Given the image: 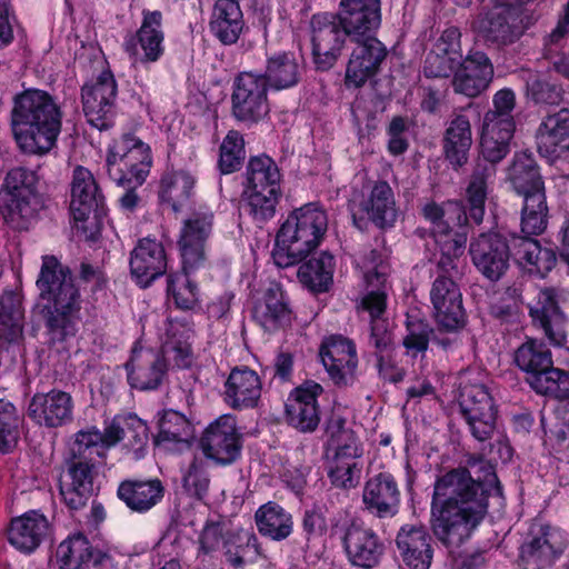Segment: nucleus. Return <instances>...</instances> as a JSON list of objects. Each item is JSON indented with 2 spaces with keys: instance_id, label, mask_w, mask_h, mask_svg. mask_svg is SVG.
Listing matches in <instances>:
<instances>
[{
  "instance_id": "obj_1",
  "label": "nucleus",
  "mask_w": 569,
  "mask_h": 569,
  "mask_svg": "<svg viewBox=\"0 0 569 569\" xmlns=\"http://www.w3.org/2000/svg\"><path fill=\"white\" fill-rule=\"evenodd\" d=\"M497 482L488 470L483 481H476L466 469L452 470L435 483L431 525L435 535L446 545H458L487 513L489 487Z\"/></svg>"
},
{
  "instance_id": "obj_2",
  "label": "nucleus",
  "mask_w": 569,
  "mask_h": 569,
  "mask_svg": "<svg viewBox=\"0 0 569 569\" xmlns=\"http://www.w3.org/2000/svg\"><path fill=\"white\" fill-rule=\"evenodd\" d=\"M134 427V439L142 443L147 438V427L140 420L116 417L104 428L103 433L96 427L78 431L70 446L73 456L68 472L60 486L61 496L71 509L83 507L93 492L94 466L106 450L116 446L124 437V427Z\"/></svg>"
},
{
  "instance_id": "obj_3",
  "label": "nucleus",
  "mask_w": 569,
  "mask_h": 569,
  "mask_svg": "<svg viewBox=\"0 0 569 569\" xmlns=\"http://www.w3.org/2000/svg\"><path fill=\"white\" fill-rule=\"evenodd\" d=\"M192 333L190 325L170 320L161 352L144 348L140 343L136 345L126 365L130 386L139 390L156 389L162 382L169 367H189L192 362Z\"/></svg>"
},
{
  "instance_id": "obj_4",
  "label": "nucleus",
  "mask_w": 569,
  "mask_h": 569,
  "mask_svg": "<svg viewBox=\"0 0 569 569\" xmlns=\"http://www.w3.org/2000/svg\"><path fill=\"white\" fill-rule=\"evenodd\" d=\"M61 111L46 91L29 89L14 99L12 128L19 148L31 154H44L56 144L61 130Z\"/></svg>"
},
{
  "instance_id": "obj_5",
  "label": "nucleus",
  "mask_w": 569,
  "mask_h": 569,
  "mask_svg": "<svg viewBox=\"0 0 569 569\" xmlns=\"http://www.w3.org/2000/svg\"><path fill=\"white\" fill-rule=\"evenodd\" d=\"M328 230L326 210L316 202L302 204L288 213L281 223L272 258L281 268L302 261L316 250Z\"/></svg>"
},
{
  "instance_id": "obj_6",
  "label": "nucleus",
  "mask_w": 569,
  "mask_h": 569,
  "mask_svg": "<svg viewBox=\"0 0 569 569\" xmlns=\"http://www.w3.org/2000/svg\"><path fill=\"white\" fill-rule=\"evenodd\" d=\"M40 297L47 301L48 325L68 333L80 310V295L72 276L54 256H43L37 280Z\"/></svg>"
},
{
  "instance_id": "obj_7",
  "label": "nucleus",
  "mask_w": 569,
  "mask_h": 569,
  "mask_svg": "<svg viewBox=\"0 0 569 569\" xmlns=\"http://www.w3.org/2000/svg\"><path fill=\"white\" fill-rule=\"evenodd\" d=\"M422 216L429 223L430 236L439 248V264L447 268L452 260L462 256L467 242L465 226L467 213L457 201L443 203L428 202L422 208Z\"/></svg>"
},
{
  "instance_id": "obj_8",
  "label": "nucleus",
  "mask_w": 569,
  "mask_h": 569,
  "mask_svg": "<svg viewBox=\"0 0 569 569\" xmlns=\"http://www.w3.org/2000/svg\"><path fill=\"white\" fill-rule=\"evenodd\" d=\"M107 172L118 186H141L152 167V152L148 143L133 133L114 138L107 148Z\"/></svg>"
},
{
  "instance_id": "obj_9",
  "label": "nucleus",
  "mask_w": 569,
  "mask_h": 569,
  "mask_svg": "<svg viewBox=\"0 0 569 569\" xmlns=\"http://www.w3.org/2000/svg\"><path fill=\"white\" fill-rule=\"evenodd\" d=\"M40 202L33 176L27 170H10L0 188V214L12 229L27 230L34 222Z\"/></svg>"
},
{
  "instance_id": "obj_10",
  "label": "nucleus",
  "mask_w": 569,
  "mask_h": 569,
  "mask_svg": "<svg viewBox=\"0 0 569 569\" xmlns=\"http://www.w3.org/2000/svg\"><path fill=\"white\" fill-rule=\"evenodd\" d=\"M363 448L356 433L348 428L330 430L326 460L328 477L338 488L351 489L358 486L361 472Z\"/></svg>"
},
{
  "instance_id": "obj_11",
  "label": "nucleus",
  "mask_w": 569,
  "mask_h": 569,
  "mask_svg": "<svg viewBox=\"0 0 569 569\" xmlns=\"http://www.w3.org/2000/svg\"><path fill=\"white\" fill-rule=\"evenodd\" d=\"M279 182L280 173L271 158L260 156L249 161L243 194L256 220L262 222L274 216L280 193Z\"/></svg>"
},
{
  "instance_id": "obj_12",
  "label": "nucleus",
  "mask_w": 569,
  "mask_h": 569,
  "mask_svg": "<svg viewBox=\"0 0 569 569\" xmlns=\"http://www.w3.org/2000/svg\"><path fill=\"white\" fill-rule=\"evenodd\" d=\"M510 0H492V7L483 11L472 23L473 31L487 42L506 46L522 33L519 22L520 4Z\"/></svg>"
},
{
  "instance_id": "obj_13",
  "label": "nucleus",
  "mask_w": 569,
  "mask_h": 569,
  "mask_svg": "<svg viewBox=\"0 0 569 569\" xmlns=\"http://www.w3.org/2000/svg\"><path fill=\"white\" fill-rule=\"evenodd\" d=\"M223 549L227 561L234 568L244 563V558L256 551V537L247 530L231 532L226 523L210 522L200 536V552L211 555Z\"/></svg>"
},
{
  "instance_id": "obj_14",
  "label": "nucleus",
  "mask_w": 569,
  "mask_h": 569,
  "mask_svg": "<svg viewBox=\"0 0 569 569\" xmlns=\"http://www.w3.org/2000/svg\"><path fill=\"white\" fill-rule=\"evenodd\" d=\"M200 447L203 455L214 463H232L241 450L236 418L222 415L211 422L201 437Z\"/></svg>"
},
{
  "instance_id": "obj_15",
  "label": "nucleus",
  "mask_w": 569,
  "mask_h": 569,
  "mask_svg": "<svg viewBox=\"0 0 569 569\" xmlns=\"http://www.w3.org/2000/svg\"><path fill=\"white\" fill-rule=\"evenodd\" d=\"M161 21L162 14L160 11L144 10L140 28L134 34L126 39L124 50L134 64L152 63L162 57L164 34Z\"/></svg>"
},
{
  "instance_id": "obj_16",
  "label": "nucleus",
  "mask_w": 569,
  "mask_h": 569,
  "mask_svg": "<svg viewBox=\"0 0 569 569\" xmlns=\"http://www.w3.org/2000/svg\"><path fill=\"white\" fill-rule=\"evenodd\" d=\"M117 96L113 74L106 70L82 87V104L88 121L102 130L108 127Z\"/></svg>"
},
{
  "instance_id": "obj_17",
  "label": "nucleus",
  "mask_w": 569,
  "mask_h": 569,
  "mask_svg": "<svg viewBox=\"0 0 569 569\" xmlns=\"http://www.w3.org/2000/svg\"><path fill=\"white\" fill-rule=\"evenodd\" d=\"M459 405L473 437L480 441L488 439L495 429L496 409L486 387L463 386L460 390Z\"/></svg>"
},
{
  "instance_id": "obj_18",
  "label": "nucleus",
  "mask_w": 569,
  "mask_h": 569,
  "mask_svg": "<svg viewBox=\"0 0 569 569\" xmlns=\"http://www.w3.org/2000/svg\"><path fill=\"white\" fill-rule=\"evenodd\" d=\"M366 271L363 279L367 288H372L360 300V308L367 311L371 320V337L375 346L378 349L386 348L390 341V333L388 331V323L382 318L386 310V278L381 272L376 270V267L363 264Z\"/></svg>"
},
{
  "instance_id": "obj_19",
  "label": "nucleus",
  "mask_w": 569,
  "mask_h": 569,
  "mask_svg": "<svg viewBox=\"0 0 569 569\" xmlns=\"http://www.w3.org/2000/svg\"><path fill=\"white\" fill-rule=\"evenodd\" d=\"M234 116L243 121H257L268 112L267 88L263 77L241 73L234 82L232 93Z\"/></svg>"
},
{
  "instance_id": "obj_20",
  "label": "nucleus",
  "mask_w": 569,
  "mask_h": 569,
  "mask_svg": "<svg viewBox=\"0 0 569 569\" xmlns=\"http://www.w3.org/2000/svg\"><path fill=\"white\" fill-rule=\"evenodd\" d=\"M432 315L445 330L452 331L463 325L462 297L458 286L448 277H438L430 290Z\"/></svg>"
},
{
  "instance_id": "obj_21",
  "label": "nucleus",
  "mask_w": 569,
  "mask_h": 569,
  "mask_svg": "<svg viewBox=\"0 0 569 569\" xmlns=\"http://www.w3.org/2000/svg\"><path fill=\"white\" fill-rule=\"evenodd\" d=\"M338 19L352 39L372 37L381 22L380 0H341Z\"/></svg>"
},
{
  "instance_id": "obj_22",
  "label": "nucleus",
  "mask_w": 569,
  "mask_h": 569,
  "mask_svg": "<svg viewBox=\"0 0 569 569\" xmlns=\"http://www.w3.org/2000/svg\"><path fill=\"white\" fill-rule=\"evenodd\" d=\"M72 397L61 390L36 393L28 407V417L37 425L58 428L72 420Z\"/></svg>"
},
{
  "instance_id": "obj_23",
  "label": "nucleus",
  "mask_w": 569,
  "mask_h": 569,
  "mask_svg": "<svg viewBox=\"0 0 569 569\" xmlns=\"http://www.w3.org/2000/svg\"><path fill=\"white\" fill-rule=\"evenodd\" d=\"M493 78V67L489 58L480 51H471L455 70L452 87L457 93L469 98L487 90Z\"/></svg>"
},
{
  "instance_id": "obj_24",
  "label": "nucleus",
  "mask_w": 569,
  "mask_h": 569,
  "mask_svg": "<svg viewBox=\"0 0 569 569\" xmlns=\"http://www.w3.org/2000/svg\"><path fill=\"white\" fill-rule=\"evenodd\" d=\"M312 27V56L313 62L319 70L330 69L340 56L348 36L340 24L328 20L326 16H315Z\"/></svg>"
},
{
  "instance_id": "obj_25",
  "label": "nucleus",
  "mask_w": 569,
  "mask_h": 569,
  "mask_svg": "<svg viewBox=\"0 0 569 569\" xmlns=\"http://www.w3.org/2000/svg\"><path fill=\"white\" fill-rule=\"evenodd\" d=\"M353 48L346 71V84L360 87L372 77L386 57V48L375 37L353 39Z\"/></svg>"
},
{
  "instance_id": "obj_26",
  "label": "nucleus",
  "mask_w": 569,
  "mask_h": 569,
  "mask_svg": "<svg viewBox=\"0 0 569 569\" xmlns=\"http://www.w3.org/2000/svg\"><path fill=\"white\" fill-rule=\"evenodd\" d=\"M366 510L379 517H393L400 505V490L389 472H380L369 478L362 490Z\"/></svg>"
},
{
  "instance_id": "obj_27",
  "label": "nucleus",
  "mask_w": 569,
  "mask_h": 569,
  "mask_svg": "<svg viewBox=\"0 0 569 569\" xmlns=\"http://www.w3.org/2000/svg\"><path fill=\"white\" fill-rule=\"evenodd\" d=\"M163 246L150 238L138 242L130 257V272L140 287H148L167 270Z\"/></svg>"
},
{
  "instance_id": "obj_28",
  "label": "nucleus",
  "mask_w": 569,
  "mask_h": 569,
  "mask_svg": "<svg viewBox=\"0 0 569 569\" xmlns=\"http://www.w3.org/2000/svg\"><path fill=\"white\" fill-rule=\"evenodd\" d=\"M470 253L477 269L490 280H498L508 268V246L496 233L480 236L471 243Z\"/></svg>"
},
{
  "instance_id": "obj_29",
  "label": "nucleus",
  "mask_w": 569,
  "mask_h": 569,
  "mask_svg": "<svg viewBox=\"0 0 569 569\" xmlns=\"http://www.w3.org/2000/svg\"><path fill=\"white\" fill-rule=\"evenodd\" d=\"M321 361L335 382H347L357 368L356 347L351 340L341 336L327 338L320 349Z\"/></svg>"
},
{
  "instance_id": "obj_30",
  "label": "nucleus",
  "mask_w": 569,
  "mask_h": 569,
  "mask_svg": "<svg viewBox=\"0 0 569 569\" xmlns=\"http://www.w3.org/2000/svg\"><path fill=\"white\" fill-rule=\"evenodd\" d=\"M321 391L319 383L307 382L290 393L286 403V413L291 426L301 431L316 429L319 423L317 398Z\"/></svg>"
},
{
  "instance_id": "obj_31",
  "label": "nucleus",
  "mask_w": 569,
  "mask_h": 569,
  "mask_svg": "<svg viewBox=\"0 0 569 569\" xmlns=\"http://www.w3.org/2000/svg\"><path fill=\"white\" fill-rule=\"evenodd\" d=\"M343 546L349 561L367 569L377 566L383 553V543L376 532L360 525L347 529Z\"/></svg>"
},
{
  "instance_id": "obj_32",
  "label": "nucleus",
  "mask_w": 569,
  "mask_h": 569,
  "mask_svg": "<svg viewBox=\"0 0 569 569\" xmlns=\"http://www.w3.org/2000/svg\"><path fill=\"white\" fill-rule=\"evenodd\" d=\"M430 537L422 527L405 525L396 537V546L405 566L409 569H429L433 551Z\"/></svg>"
},
{
  "instance_id": "obj_33",
  "label": "nucleus",
  "mask_w": 569,
  "mask_h": 569,
  "mask_svg": "<svg viewBox=\"0 0 569 569\" xmlns=\"http://www.w3.org/2000/svg\"><path fill=\"white\" fill-rule=\"evenodd\" d=\"M103 210V197L99 193L92 173L83 167L73 171L70 211L76 221L84 222L91 213Z\"/></svg>"
},
{
  "instance_id": "obj_34",
  "label": "nucleus",
  "mask_w": 569,
  "mask_h": 569,
  "mask_svg": "<svg viewBox=\"0 0 569 569\" xmlns=\"http://www.w3.org/2000/svg\"><path fill=\"white\" fill-rule=\"evenodd\" d=\"M212 214L197 213L188 219L181 230L179 240L183 269H193L204 259V242L211 231Z\"/></svg>"
},
{
  "instance_id": "obj_35",
  "label": "nucleus",
  "mask_w": 569,
  "mask_h": 569,
  "mask_svg": "<svg viewBox=\"0 0 569 569\" xmlns=\"http://www.w3.org/2000/svg\"><path fill=\"white\" fill-rule=\"evenodd\" d=\"M566 533L555 527L541 528V536L536 537L521 550L526 569H540L553 562L566 548Z\"/></svg>"
},
{
  "instance_id": "obj_36",
  "label": "nucleus",
  "mask_w": 569,
  "mask_h": 569,
  "mask_svg": "<svg viewBox=\"0 0 569 569\" xmlns=\"http://www.w3.org/2000/svg\"><path fill=\"white\" fill-rule=\"evenodd\" d=\"M49 530V521L43 515L29 511L12 519L8 529V540L17 550L30 553L41 545Z\"/></svg>"
},
{
  "instance_id": "obj_37",
  "label": "nucleus",
  "mask_w": 569,
  "mask_h": 569,
  "mask_svg": "<svg viewBox=\"0 0 569 569\" xmlns=\"http://www.w3.org/2000/svg\"><path fill=\"white\" fill-rule=\"evenodd\" d=\"M253 317L266 331H276L291 322V310L282 288L271 283L256 302Z\"/></svg>"
},
{
  "instance_id": "obj_38",
  "label": "nucleus",
  "mask_w": 569,
  "mask_h": 569,
  "mask_svg": "<svg viewBox=\"0 0 569 569\" xmlns=\"http://www.w3.org/2000/svg\"><path fill=\"white\" fill-rule=\"evenodd\" d=\"M530 315L543 328L550 342L556 346L565 342V317L559 310L553 290H540L536 302L530 307Z\"/></svg>"
},
{
  "instance_id": "obj_39",
  "label": "nucleus",
  "mask_w": 569,
  "mask_h": 569,
  "mask_svg": "<svg viewBox=\"0 0 569 569\" xmlns=\"http://www.w3.org/2000/svg\"><path fill=\"white\" fill-rule=\"evenodd\" d=\"M495 120V114L485 116L480 140L481 154L492 164L508 153V144L515 129L512 118H503L498 122Z\"/></svg>"
},
{
  "instance_id": "obj_40",
  "label": "nucleus",
  "mask_w": 569,
  "mask_h": 569,
  "mask_svg": "<svg viewBox=\"0 0 569 569\" xmlns=\"http://www.w3.org/2000/svg\"><path fill=\"white\" fill-rule=\"evenodd\" d=\"M539 152L557 158L569 150V110L551 114L542 122L538 133Z\"/></svg>"
},
{
  "instance_id": "obj_41",
  "label": "nucleus",
  "mask_w": 569,
  "mask_h": 569,
  "mask_svg": "<svg viewBox=\"0 0 569 569\" xmlns=\"http://www.w3.org/2000/svg\"><path fill=\"white\" fill-rule=\"evenodd\" d=\"M357 206L380 228L392 226L396 221L395 197L387 182H377Z\"/></svg>"
},
{
  "instance_id": "obj_42",
  "label": "nucleus",
  "mask_w": 569,
  "mask_h": 569,
  "mask_svg": "<svg viewBox=\"0 0 569 569\" xmlns=\"http://www.w3.org/2000/svg\"><path fill=\"white\" fill-rule=\"evenodd\" d=\"M197 178L188 170H172L166 172L159 186V199L173 211L182 209L194 193Z\"/></svg>"
},
{
  "instance_id": "obj_43",
  "label": "nucleus",
  "mask_w": 569,
  "mask_h": 569,
  "mask_svg": "<svg viewBox=\"0 0 569 569\" xmlns=\"http://www.w3.org/2000/svg\"><path fill=\"white\" fill-rule=\"evenodd\" d=\"M243 16L234 0H217L210 28L212 33L224 44L236 43L243 30Z\"/></svg>"
},
{
  "instance_id": "obj_44",
  "label": "nucleus",
  "mask_w": 569,
  "mask_h": 569,
  "mask_svg": "<svg viewBox=\"0 0 569 569\" xmlns=\"http://www.w3.org/2000/svg\"><path fill=\"white\" fill-rule=\"evenodd\" d=\"M261 396V382L250 369H234L226 382V399L233 408L253 407Z\"/></svg>"
},
{
  "instance_id": "obj_45",
  "label": "nucleus",
  "mask_w": 569,
  "mask_h": 569,
  "mask_svg": "<svg viewBox=\"0 0 569 569\" xmlns=\"http://www.w3.org/2000/svg\"><path fill=\"white\" fill-rule=\"evenodd\" d=\"M508 180L516 192L523 198L535 193H545L541 176L530 154L520 153L515 157L512 164L508 169Z\"/></svg>"
},
{
  "instance_id": "obj_46",
  "label": "nucleus",
  "mask_w": 569,
  "mask_h": 569,
  "mask_svg": "<svg viewBox=\"0 0 569 569\" xmlns=\"http://www.w3.org/2000/svg\"><path fill=\"white\" fill-rule=\"evenodd\" d=\"M335 268V257L322 251L299 267L298 278L311 291L325 292L332 284Z\"/></svg>"
},
{
  "instance_id": "obj_47",
  "label": "nucleus",
  "mask_w": 569,
  "mask_h": 569,
  "mask_svg": "<svg viewBox=\"0 0 569 569\" xmlns=\"http://www.w3.org/2000/svg\"><path fill=\"white\" fill-rule=\"evenodd\" d=\"M472 143V133L469 119L457 116L450 122L445 136V153L447 159L456 167H461L468 160V152Z\"/></svg>"
},
{
  "instance_id": "obj_48",
  "label": "nucleus",
  "mask_w": 569,
  "mask_h": 569,
  "mask_svg": "<svg viewBox=\"0 0 569 569\" xmlns=\"http://www.w3.org/2000/svg\"><path fill=\"white\" fill-rule=\"evenodd\" d=\"M163 488L158 480L123 482L118 489L119 498L134 511H147L162 498Z\"/></svg>"
},
{
  "instance_id": "obj_49",
  "label": "nucleus",
  "mask_w": 569,
  "mask_h": 569,
  "mask_svg": "<svg viewBox=\"0 0 569 569\" xmlns=\"http://www.w3.org/2000/svg\"><path fill=\"white\" fill-rule=\"evenodd\" d=\"M300 78V66L293 54L281 52L268 59L266 69V84L276 90H283L296 86Z\"/></svg>"
},
{
  "instance_id": "obj_50",
  "label": "nucleus",
  "mask_w": 569,
  "mask_h": 569,
  "mask_svg": "<svg viewBox=\"0 0 569 569\" xmlns=\"http://www.w3.org/2000/svg\"><path fill=\"white\" fill-rule=\"evenodd\" d=\"M519 264L530 273L547 274L556 264L557 258L551 249L542 248L535 239H522L516 250Z\"/></svg>"
},
{
  "instance_id": "obj_51",
  "label": "nucleus",
  "mask_w": 569,
  "mask_h": 569,
  "mask_svg": "<svg viewBox=\"0 0 569 569\" xmlns=\"http://www.w3.org/2000/svg\"><path fill=\"white\" fill-rule=\"evenodd\" d=\"M256 523L261 535L273 540L286 539L292 532V518L284 509L268 502L256 512Z\"/></svg>"
},
{
  "instance_id": "obj_52",
  "label": "nucleus",
  "mask_w": 569,
  "mask_h": 569,
  "mask_svg": "<svg viewBox=\"0 0 569 569\" xmlns=\"http://www.w3.org/2000/svg\"><path fill=\"white\" fill-rule=\"evenodd\" d=\"M495 174L493 167H478L472 173L466 188L465 201L470 217L477 222L482 221L485 206L489 194L490 178Z\"/></svg>"
},
{
  "instance_id": "obj_53",
  "label": "nucleus",
  "mask_w": 569,
  "mask_h": 569,
  "mask_svg": "<svg viewBox=\"0 0 569 569\" xmlns=\"http://www.w3.org/2000/svg\"><path fill=\"white\" fill-rule=\"evenodd\" d=\"M97 551L88 538L79 533L60 542L56 556L61 569H77Z\"/></svg>"
},
{
  "instance_id": "obj_54",
  "label": "nucleus",
  "mask_w": 569,
  "mask_h": 569,
  "mask_svg": "<svg viewBox=\"0 0 569 569\" xmlns=\"http://www.w3.org/2000/svg\"><path fill=\"white\" fill-rule=\"evenodd\" d=\"M548 223V207L545 193H535L523 198L521 230L526 234L542 233Z\"/></svg>"
},
{
  "instance_id": "obj_55",
  "label": "nucleus",
  "mask_w": 569,
  "mask_h": 569,
  "mask_svg": "<svg viewBox=\"0 0 569 569\" xmlns=\"http://www.w3.org/2000/svg\"><path fill=\"white\" fill-rule=\"evenodd\" d=\"M193 437V428L190 421L181 413L168 410L159 421V433L157 442L159 445L176 441L188 443Z\"/></svg>"
},
{
  "instance_id": "obj_56",
  "label": "nucleus",
  "mask_w": 569,
  "mask_h": 569,
  "mask_svg": "<svg viewBox=\"0 0 569 569\" xmlns=\"http://www.w3.org/2000/svg\"><path fill=\"white\" fill-rule=\"evenodd\" d=\"M20 416L16 407L4 399H0V452L12 451L20 438Z\"/></svg>"
},
{
  "instance_id": "obj_57",
  "label": "nucleus",
  "mask_w": 569,
  "mask_h": 569,
  "mask_svg": "<svg viewBox=\"0 0 569 569\" xmlns=\"http://www.w3.org/2000/svg\"><path fill=\"white\" fill-rule=\"evenodd\" d=\"M515 360L517 366L529 375L552 365L550 351L541 342L535 340H528L521 345L516 352Z\"/></svg>"
},
{
  "instance_id": "obj_58",
  "label": "nucleus",
  "mask_w": 569,
  "mask_h": 569,
  "mask_svg": "<svg viewBox=\"0 0 569 569\" xmlns=\"http://www.w3.org/2000/svg\"><path fill=\"white\" fill-rule=\"evenodd\" d=\"M244 159V142L237 131H230L220 147L219 166L222 173L236 171Z\"/></svg>"
},
{
  "instance_id": "obj_59",
  "label": "nucleus",
  "mask_w": 569,
  "mask_h": 569,
  "mask_svg": "<svg viewBox=\"0 0 569 569\" xmlns=\"http://www.w3.org/2000/svg\"><path fill=\"white\" fill-rule=\"evenodd\" d=\"M168 291L176 306L180 309L191 310L198 305V288L190 280L187 272L171 277L169 280Z\"/></svg>"
},
{
  "instance_id": "obj_60",
  "label": "nucleus",
  "mask_w": 569,
  "mask_h": 569,
  "mask_svg": "<svg viewBox=\"0 0 569 569\" xmlns=\"http://www.w3.org/2000/svg\"><path fill=\"white\" fill-rule=\"evenodd\" d=\"M567 375L552 365L549 368L541 369L530 375L528 381L530 386L539 393L552 395L556 397L562 396L566 388H561L567 383Z\"/></svg>"
},
{
  "instance_id": "obj_61",
  "label": "nucleus",
  "mask_w": 569,
  "mask_h": 569,
  "mask_svg": "<svg viewBox=\"0 0 569 569\" xmlns=\"http://www.w3.org/2000/svg\"><path fill=\"white\" fill-rule=\"evenodd\" d=\"M209 486L204 462L194 459L183 477L184 489L194 497L201 498Z\"/></svg>"
},
{
  "instance_id": "obj_62",
  "label": "nucleus",
  "mask_w": 569,
  "mask_h": 569,
  "mask_svg": "<svg viewBox=\"0 0 569 569\" xmlns=\"http://www.w3.org/2000/svg\"><path fill=\"white\" fill-rule=\"evenodd\" d=\"M460 59L438 52L435 47L426 58L425 73L428 77H446L457 69Z\"/></svg>"
},
{
  "instance_id": "obj_63",
  "label": "nucleus",
  "mask_w": 569,
  "mask_h": 569,
  "mask_svg": "<svg viewBox=\"0 0 569 569\" xmlns=\"http://www.w3.org/2000/svg\"><path fill=\"white\" fill-rule=\"evenodd\" d=\"M461 33L458 28L450 27L443 30L441 36L438 38L433 47L438 49V52L447 56H451L453 58H458L461 60V44H460Z\"/></svg>"
},
{
  "instance_id": "obj_64",
  "label": "nucleus",
  "mask_w": 569,
  "mask_h": 569,
  "mask_svg": "<svg viewBox=\"0 0 569 569\" xmlns=\"http://www.w3.org/2000/svg\"><path fill=\"white\" fill-rule=\"evenodd\" d=\"M22 315L13 310L9 315L0 313V339L14 341L22 335Z\"/></svg>"
}]
</instances>
